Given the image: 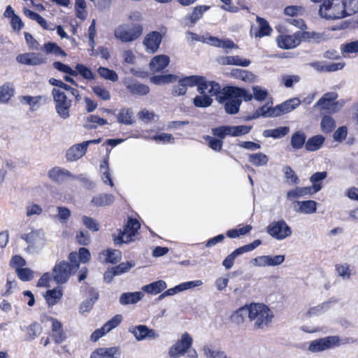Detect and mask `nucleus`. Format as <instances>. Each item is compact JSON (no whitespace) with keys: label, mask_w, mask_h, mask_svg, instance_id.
<instances>
[{"label":"nucleus","mask_w":358,"mask_h":358,"mask_svg":"<svg viewBox=\"0 0 358 358\" xmlns=\"http://www.w3.org/2000/svg\"><path fill=\"white\" fill-rule=\"evenodd\" d=\"M122 320V316L121 315H115L112 319L103 325V330H106L108 333L112 329L117 327L121 323Z\"/></svg>","instance_id":"59"},{"label":"nucleus","mask_w":358,"mask_h":358,"mask_svg":"<svg viewBox=\"0 0 358 358\" xmlns=\"http://www.w3.org/2000/svg\"><path fill=\"white\" fill-rule=\"evenodd\" d=\"M181 83L187 88V87L197 86V91L199 94L205 92L208 87H210V91L213 94H215L220 89V85L215 82L206 81L203 77L199 76H186L180 80Z\"/></svg>","instance_id":"6"},{"label":"nucleus","mask_w":358,"mask_h":358,"mask_svg":"<svg viewBox=\"0 0 358 358\" xmlns=\"http://www.w3.org/2000/svg\"><path fill=\"white\" fill-rule=\"evenodd\" d=\"M342 344L343 343H341V340L338 336H329L311 341L308 347V350L312 352H319L329 349H334Z\"/></svg>","instance_id":"9"},{"label":"nucleus","mask_w":358,"mask_h":358,"mask_svg":"<svg viewBox=\"0 0 358 358\" xmlns=\"http://www.w3.org/2000/svg\"><path fill=\"white\" fill-rule=\"evenodd\" d=\"M48 320L51 322L52 337L55 343L57 344L63 343L66 336L63 330L62 324L54 317H49Z\"/></svg>","instance_id":"19"},{"label":"nucleus","mask_w":358,"mask_h":358,"mask_svg":"<svg viewBox=\"0 0 358 358\" xmlns=\"http://www.w3.org/2000/svg\"><path fill=\"white\" fill-rule=\"evenodd\" d=\"M193 344V338L191 335L185 332L181 337L172 346L170 347L168 354L170 358H179L185 355Z\"/></svg>","instance_id":"8"},{"label":"nucleus","mask_w":358,"mask_h":358,"mask_svg":"<svg viewBox=\"0 0 358 358\" xmlns=\"http://www.w3.org/2000/svg\"><path fill=\"white\" fill-rule=\"evenodd\" d=\"M20 238L27 243L26 251L29 253L37 252L44 245V238L37 230L31 229L29 232L24 233Z\"/></svg>","instance_id":"11"},{"label":"nucleus","mask_w":358,"mask_h":358,"mask_svg":"<svg viewBox=\"0 0 358 358\" xmlns=\"http://www.w3.org/2000/svg\"><path fill=\"white\" fill-rule=\"evenodd\" d=\"M218 62L222 65H236L243 67H247L251 63L250 60L243 59L238 55L221 57Z\"/></svg>","instance_id":"26"},{"label":"nucleus","mask_w":358,"mask_h":358,"mask_svg":"<svg viewBox=\"0 0 358 358\" xmlns=\"http://www.w3.org/2000/svg\"><path fill=\"white\" fill-rule=\"evenodd\" d=\"M243 254V252L240 248L236 249L224 259L222 265L226 269H230L234 265L235 259Z\"/></svg>","instance_id":"55"},{"label":"nucleus","mask_w":358,"mask_h":358,"mask_svg":"<svg viewBox=\"0 0 358 358\" xmlns=\"http://www.w3.org/2000/svg\"><path fill=\"white\" fill-rule=\"evenodd\" d=\"M289 131L288 127H280L273 129H266L263 132V136L266 138L271 137L273 138H280L286 136Z\"/></svg>","instance_id":"41"},{"label":"nucleus","mask_w":358,"mask_h":358,"mask_svg":"<svg viewBox=\"0 0 358 358\" xmlns=\"http://www.w3.org/2000/svg\"><path fill=\"white\" fill-rule=\"evenodd\" d=\"M122 253L118 250L107 249L99 254V259L104 263L115 264L121 259Z\"/></svg>","instance_id":"28"},{"label":"nucleus","mask_w":358,"mask_h":358,"mask_svg":"<svg viewBox=\"0 0 358 358\" xmlns=\"http://www.w3.org/2000/svg\"><path fill=\"white\" fill-rule=\"evenodd\" d=\"M203 138L205 139L206 141L208 142V146L212 150L216 152L221 150L223 145V141L222 140L215 138L210 136H203Z\"/></svg>","instance_id":"61"},{"label":"nucleus","mask_w":358,"mask_h":358,"mask_svg":"<svg viewBox=\"0 0 358 358\" xmlns=\"http://www.w3.org/2000/svg\"><path fill=\"white\" fill-rule=\"evenodd\" d=\"M129 332L134 335L137 341L145 339L156 340L159 337V333L155 329H150L144 324L131 327L129 328Z\"/></svg>","instance_id":"12"},{"label":"nucleus","mask_w":358,"mask_h":358,"mask_svg":"<svg viewBox=\"0 0 358 358\" xmlns=\"http://www.w3.org/2000/svg\"><path fill=\"white\" fill-rule=\"evenodd\" d=\"M120 352L118 348H101L94 351L90 358H120Z\"/></svg>","instance_id":"25"},{"label":"nucleus","mask_w":358,"mask_h":358,"mask_svg":"<svg viewBox=\"0 0 358 358\" xmlns=\"http://www.w3.org/2000/svg\"><path fill=\"white\" fill-rule=\"evenodd\" d=\"M250 319V305H245L234 311L231 315V321L236 324L243 323L245 317Z\"/></svg>","instance_id":"31"},{"label":"nucleus","mask_w":358,"mask_h":358,"mask_svg":"<svg viewBox=\"0 0 358 358\" xmlns=\"http://www.w3.org/2000/svg\"><path fill=\"white\" fill-rule=\"evenodd\" d=\"M209 8L208 6H197L194 7L191 14L185 17V19L189 20L192 24H194Z\"/></svg>","instance_id":"39"},{"label":"nucleus","mask_w":358,"mask_h":358,"mask_svg":"<svg viewBox=\"0 0 358 358\" xmlns=\"http://www.w3.org/2000/svg\"><path fill=\"white\" fill-rule=\"evenodd\" d=\"M72 271L68 262H61L53 268V279L57 284H64L68 280Z\"/></svg>","instance_id":"14"},{"label":"nucleus","mask_w":358,"mask_h":358,"mask_svg":"<svg viewBox=\"0 0 358 358\" xmlns=\"http://www.w3.org/2000/svg\"><path fill=\"white\" fill-rule=\"evenodd\" d=\"M177 76L172 74L155 76L150 78V81L155 85L170 83L176 81Z\"/></svg>","instance_id":"50"},{"label":"nucleus","mask_w":358,"mask_h":358,"mask_svg":"<svg viewBox=\"0 0 358 358\" xmlns=\"http://www.w3.org/2000/svg\"><path fill=\"white\" fill-rule=\"evenodd\" d=\"M257 22L258 23V27H251L250 31L251 36L262 38L271 35L273 29L264 18L257 16Z\"/></svg>","instance_id":"15"},{"label":"nucleus","mask_w":358,"mask_h":358,"mask_svg":"<svg viewBox=\"0 0 358 358\" xmlns=\"http://www.w3.org/2000/svg\"><path fill=\"white\" fill-rule=\"evenodd\" d=\"M325 138L322 135H316L308 139L306 150L309 152L318 150L324 144Z\"/></svg>","instance_id":"34"},{"label":"nucleus","mask_w":358,"mask_h":358,"mask_svg":"<svg viewBox=\"0 0 358 358\" xmlns=\"http://www.w3.org/2000/svg\"><path fill=\"white\" fill-rule=\"evenodd\" d=\"M83 224L90 231H97L99 229V224L98 222L90 217L83 216L82 217Z\"/></svg>","instance_id":"62"},{"label":"nucleus","mask_w":358,"mask_h":358,"mask_svg":"<svg viewBox=\"0 0 358 358\" xmlns=\"http://www.w3.org/2000/svg\"><path fill=\"white\" fill-rule=\"evenodd\" d=\"M288 184L298 185L300 182L299 177L289 166H286L282 169Z\"/></svg>","instance_id":"53"},{"label":"nucleus","mask_w":358,"mask_h":358,"mask_svg":"<svg viewBox=\"0 0 358 358\" xmlns=\"http://www.w3.org/2000/svg\"><path fill=\"white\" fill-rule=\"evenodd\" d=\"M230 74L232 77L241 79L245 82H250L254 79V75L246 70L235 69L231 70Z\"/></svg>","instance_id":"47"},{"label":"nucleus","mask_w":358,"mask_h":358,"mask_svg":"<svg viewBox=\"0 0 358 358\" xmlns=\"http://www.w3.org/2000/svg\"><path fill=\"white\" fill-rule=\"evenodd\" d=\"M273 108L268 107L267 104L262 106L254 113L250 119H257L260 117H275L273 114Z\"/></svg>","instance_id":"49"},{"label":"nucleus","mask_w":358,"mask_h":358,"mask_svg":"<svg viewBox=\"0 0 358 358\" xmlns=\"http://www.w3.org/2000/svg\"><path fill=\"white\" fill-rule=\"evenodd\" d=\"M252 129L251 126L238 125L230 126V136L236 137L241 136L248 134Z\"/></svg>","instance_id":"54"},{"label":"nucleus","mask_w":358,"mask_h":358,"mask_svg":"<svg viewBox=\"0 0 358 358\" xmlns=\"http://www.w3.org/2000/svg\"><path fill=\"white\" fill-rule=\"evenodd\" d=\"M230 126H221L212 129V134L215 136L224 139L227 136H230Z\"/></svg>","instance_id":"64"},{"label":"nucleus","mask_w":358,"mask_h":358,"mask_svg":"<svg viewBox=\"0 0 358 358\" xmlns=\"http://www.w3.org/2000/svg\"><path fill=\"white\" fill-rule=\"evenodd\" d=\"M202 351L206 358H227L224 351L220 349H214L209 345H204Z\"/></svg>","instance_id":"42"},{"label":"nucleus","mask_w":358,"mask_h":358,"mask_svg":"<svg viewBox=\"0 0 358 358\" xmlns=\"http://www.w3.org/2000/svg\"><path fill=\"white\" fill-rule=\"evenodd\" d=\"M87 143L76 144L66 151V157L68 161L74 162L81 158L87 151Z\"/></svg>","instance_id":"23"},{"label":"nucleus","mask_w":358,"mask_h":358,"mask_svg":"<svg viewBox=\"0 0 358 358\" xmlns=\"http://www.w3.org/2000/svg\"><path fill=\"white\" fill-rule=\"evenodd\" d=\"M248 161L255 166H264L268 164V157L263 152H257L248 155Z\"/></svg>","instance_id":"38"},{"label":"nucleus","mask_w":358,"mask_h":358,"mask_svg":"<svg viewBox=\"0 0 358 358\" xmlns=\"http://www.w3.org/2000/svg\"><path fill=\"white\" fill-rule=\"evenodd\" d=\"M170 59L165 55L154 57L150 62V69L153 72H159L164 69L169 64Z\"/></svg>","instance_id":"27"},{"label":"nucleus","mask_w":358,"mask_h":358,"mask_svg":"<svg viewBox=\"0 0 358 358\" xmlns=\"http://www.w3.org/2000/svg\"><path fill=\"white\" fill-rule=\"evenodd\" d=\"M319 15L327 20H339L347 17L342 0H324L320 6Z\"/></svg>","instance_id":"3"},{"label":"nucleus","mask_w":358,"mask_h":358,"mask_svg":"<svg viewBox=\"0 0 358 358\" xmlns=\"http://www.w3.org/2000/svg\"><path fill=\"white\" fill-rule=\"evenodd\" d=\"M75 71H77V76L80 74L83 78H84L86 80L94 79L95 76L92 71L83 64H77Z\"/></svg>","instance_id":"58"},{"label":"nucleus","mask_w":358,"mask_h":358,"mask_svg":"<svg viewBox=\"0 0 358 358\" xmlns=\"http://www.w3.org/2000/svg\"><path fill=\"white\" fill-rule=\"evenodd\" d=\"M143 33V26L139 24H122L114 31L115 37L122 43L136 41Z\"/></svg>","instance_id":"4"},{"label":"nucleus","mask_w":358,"mask_h":358,"mask_svg":"<svg viewBox=\"0 0 358 358\" xmlns=\"http://www.w3.org/2000/svg\"><path fill=\"white\" fill-rule=\"evenodd\" d=\"M321 129L324 133L332 132L336 127V122L330 115H324L320 123Z\"/></svg>","instance_id":"46"},{"label":"nucleus","mask_w":358,"mask_h":358,"mask_svg":"<svg viewBox=\"0 0 358 358\" xmlns=\"http://www.w3.org/2000/svg\"><path fill=\"white\" fill-rule=\"evenodd\" d=\"M336 271L338 275L343 280H348L351 276V271L347 264H338L335 266Z\"/></svg>","instance_id":"57"},{"label":"nucleus","mask_w":358,"mask_h":358,"mask_svg":"<svg viewBox=\"0 0 358 358\" xmlns=\"http://www.w3.org/2000/svg\"><path fill=\"white\" fill-rule=\"evenodd\" d=\"M123 85L131 94L134 96H145L150 92V87L131 77H125L122 80Z\"/></svg>","instance_id":"13"},{"label":"nucleus","mask_w":358,"mask_h":358,"mask_svg":"<svg viewBox=\"0 0 358 358\" xmlns=\"http://www.w3.org/2000/svg\"><path fill=\"white\" fill-rule=\"evenodd\" d=\"M266 232L273 238L282 241L291 236V227L283 220L273 221L266 227Z\"/></svg>","instance_id":"10"},{"label":"nucleus","mask_w":358,"mask_h":358,"mask_svg":"<svg viewBox=\"0 0 358 358\" xmlns=\"http://www.w3.org/2000/svg\"><path fill=\"white\" fill-rule=\"evenodd\" d=\"M327 177L326 171L316 172L313 174L310 178V181L312 183L310 188L315 193L318 192L322 189L321 182Z\"/></svg>","instance_id":"36"},{"label":"nucleus","mask_w":358,"mask_h":358,"mask_svg":"<svg viewBox=\"0 0 358 358\" xmlns=\"http://www.w3.org/2000/svg\"><path fill=\"white\" fill-rule=\"evenodd\" d=\"M115 201V197L110 194H100L92 197L91 203L95 207L110 206Z\"/></svg>","instance_id":"30"},{"label":"nucleus","mask_w":358,"mask_h":358,"mask_svg":"<svg viewBox=\"0 0 358 358\" xmlns=\"http://www.w3.org/2000/svg\"><path fill=\"white\" fill-rule=\"evenodd\" d=\"M273 312L263 303L250 304V321L253 322L255 329H264L272 321Z\"/></svg>","instance_id":"2"},{"label":"nucleus","mask_w":358,"mask_h":358,"mask_svg":"<svg viewBox=\"0 0 358 358\" xmlns=\"http://www.w3.org/2000/svg\"><path fill=\"white\" fill-rule=\"evenodd\" d=\"M52 96L57 114L63 120L69 118L73 100L69 99L66 93L61 89L53 88Z\"/></svg>","instance_id":"5"},{"label":"nucleus","mask_w":358,"mask_h":358,"mask_svg":"<svg viewBox=\"0 0 358 358\" xmlns=\"http://www.w3.org/2000/svg\"><path fill=\"white\" fill-rule=\"evenodd\" d=\"M300 103L301 101L298 98L289 99L273 107V114L275 117L287 114L296 108Z\"/></svg>","instance_id":"16"},{"label":"nucleus","mask_w":358,"mask_h":358,"mask_svg":"<svg viewBox=\"0 0 358 358\" xmlns=\"http://www.w3.org/2000/svg\"><path fill=\"white\" fill-rule=\"evenodd\" d=\"M16 60L20 64L30 66L40 65L45 62V59L40 54L35 52L20 54L17 56Z\"/></svg>","instance_id":"20"},{"label":"nucleus","mask_w":358,"mask_h":358,"mask_svg":"<svg viewBox=\"0 0 358 358\" xmlns=\"http://www.w3.org/2000/svg\"><path fill=\"white\" fill-rule=\"evenodd\" d=\"M210 87L205 90V92L200 94V95L196 96L193 99V103L196 107L199 108H206L212 104L213 99L212 96H217L220 92V88L215 94L208 92L210 91Z\"/></svg>","instance_id":"21"},{"label":"nucleus","mask_w":358,"mask_h":358,"mask_svg":"<svg viewBox=\"0 0 358 358\" xmlns=\"http://www.w3.org/2000/svg\"><path fill=\"white\" fill-rule=\"evenodd\" d=\"M305 9L301 6H288L284 9V14L287 16L296 17L298 15H302Z\"/></svg>","instance_id":"60"},{"label":"nucleus","mask_w":358,"mask_h":358,"mask_svg":"<svg viewBox=\"0 0 358 358\" xmlns=\"http://www.w3.org/2000/svg\"><path fill=\"white\" fill-rule=\"evenodd\" d=\"M162 39V34L158 31H154L145 36L143 43L148 52L154 53L159 48Z\"/></svg>","instance_id":"17"},{"label":"nucleus","mask_w":358,"mask_h":358,"mask_svg":"<svg viewBox=\"0 0 358 358\" xmlns=\"http://www.w3.org/2000/svg\"><path fill=\"white\" fill-rule=\"evenodd\" d=\"M347 17L358 13V0H342Z\"/></svg>","instance_id":"48"},{"label":"nucleus","mask_w":358,"mask_h":358,"mask_svg":"<svg viewBox=\"0 0 358 358\" xmlns=\"http://www.w3.org/2000/svg\"><path fill=\"white\" fill-rule=\"evenodd\" d=\"M100 169H101V178L102 181L106 184L108 183V185L110 187H113L114 183L112 180V178H111V174L109 171V166H108V160L105 159L101 162V164L100 165Z\"/></svg>","instance_id":"44"},{"label":"nucleus","mask_w":358,"mask_h":358,"mask_svg":"<svg viewBox=\"0 0 358 358\" xmlns=\"http://www.w3.org/2000/svg\"><path fill=\"white\" fill-rule=\"evenodd\" d=\"M133 110L131 108H122L117 115V121L126 125H131L134 123Z\"/></svg>","instance_id":"40"},{"label":"nucleus","mask_w":358,"mask_h":358,"mask_svg":"<svg viewBox=\"0 0 358 358\" xmlns=\"http://www.w3.org/2000/svg\"><path fill=\"white\" fill-rule=\"evenodd\" d=\"M317 203L313 200L296 201L294 203V210L298 213L313 214L317 210Z\"/></svg>","instance_id":"22"},{"label":"nucleus","mask_w":358,"mask_h":358,"mask_svg":"<svg viewBox=\"0 0 358 358\" xmlns=\"http://www.w3.org/2000/svg\"><path fill=\"white\" fill-rule=\"evenodd\" d=\"M48 176L52 181L57 183H62L67 178L73 177V174L70 171L59 166L49 170Z\"/></svg>","instance_id":"24"},{"label":"nucleus","mask_w":358,"mask_h":358,"mask_svg":"<svg viewBox=\"0 0 358 358\" xmlns=\"http://www.w3.org/2000/svg\"><path fill=\"white\" fill-rule=\"evenodd\" d=\"M140 223L136 219H129L124 230L120 231L118 235H113V241L115 245H121L122 243H127L134 240V237L140 229Z\"/></svg>","instance_id":"7"},{"label":"nucleus","mask_w":358,"mask_h":358,"mask_svg":"<svg viewBox=\"0 0 358 358\" xmlns=\"http://www.w3.org/2000/svg\"><path fill=\"white\" fill-rule=\"evenodd\" d=\"M313 194H315V192L310 186L303 187H297L295 189L288 191L287 197L288 199H298Z\"/></svg>","instance_id":"35"},{"label":"nucleus","mask_w":358,"mask_h":358,"mask_svg":"<svg viewBox=\"0 0 358 358\" xmlns=\"http://www.w3.org/2000/svg\"><path fill=\"white\" fill-rule=\"evenodd\" d=\"M331 301L324 302L318 306H314L307 312L308 317L317 316L322 314L325 311L329 309Z\"/></svg>","instance_id":"51"},{"label":"nucleus","mask_w":358,"mask_h":358,"mask_svg":"<svg viewBox=\"0 0 358 358\" xmlns=\"http://www.w3.org/2000/svg\"><path fill=\"white\" fill-rule=\"evenodd\" d=\"M41 332L42 327L38 323H32L27 327V334L29 340L35 339Z\"/></svg>","instance_id":"56"},{"label":"nucleus","mask_w":358,"mask_h":358,"mask_svg":"<svg viewBox=\"0 0 358 358\" xmlns=\"http://www.w3.org/2000/svg\"><path fill=\"white\" fill-rule=\"evenodd\" d=\"M167 285L165 281L159 280L148 285H144L142 290L148 294H157L164 290Z\"/></svg>","instance_id":"32"},{"label":"nucleus","mask_w":358,"mask_h":358,"mask_svg":"<svg viewBox=\"0 0 358 358\" xmlns=\"http://www.w3.org/2000/svg\"><path fill=\"white\" fill-rule=\"evenodd\" d=\"M241 98L246 101H250L252 94L245 89L229 86L220 90V94L216 97L220 103L225 102L224 108L229 114H236L238 112L242 103Z\"/></svg>","instance_id":"1"},{"label":"nucleus","mask_w":358,"mask_h":358,"mask_svg":"<svg viewBox=\"0 0 358 358\" xmlns=\"http://www.w3.org/2000/svg\"><path fill=\"white\" fill-rule=\"evenodd\" d=\"M63 293L60 287H56L53 289L48 290L44 297L49 306H53L57 304L62 297Z\"/></svg>","instance_id":"33"},{"label":"nucleus","mask_w":358,"mask_h":358,"mask_svg":"<svg viewBox=\"0 0 358 358\" xmlns=\"http://www.w3.org/2000/svg\"><path fill=\"white\" fill-rule=\"evenodd\" d=\"M14 88L10 83L3 84L0 87V102L6 103L14 94Z\"/></svg>","instance_id":"45"},{"label":"nucleus","mask_w":358,"mask_h":358,"mask_svg":"<svg viewBox=\"0 0 358 358\" xmlns=\"http://www.w3.org/2000/svg\"><path fill=\"white\" fill-rule=\"evenodd\" d=\"M301 78L298 75H283L281 77L282 83L286 87H292L294 83L300 81Z\"/></svg>","instance_id":"63"},{"label":"nucleus","mask_w":358,"mask_h":358,"mask_svg":"<svg viewBox=\"0 0 358 358\" xmlns=\"http://www.w3.org/2000/svg\"><path fill=\"white\" fill-rule=\"evenodd\" d=\"M306 135L302 131L294 132L291 137V145L294 150H299L306 146Z\"/></svg>","instance_id":"37"},{"label":"nucleus","mask_w":358,"mask_h":358,"mask_svg":"<svg viewBox=\"0 0 358 358\" xmlns=\"http://www.w3.org/2000/svg\"><path fill=\"white\" fill-rule=\"evenodd\" d=\"M301 32H296L293 35H283L278 38V45L282 49H292L301 43Z\"/></svg>","instance_id":"18"},{"label":"nucleus","mask_w":358,"mask_h":358,"mask_svg":"<svg viewBox=\"0 0 358 358\" xmlns=\"http://www.w3.org/2000/svg\"><path fill=\"white\" fill-rule=\"evenodd\" d=\"M101 77L112 82H116L118 80V76L115 71L106 67L100 66L97 70Z\"/></svg>","instance_id":"52"},{"label":"nucleus","mask_w":358,"mask_h":358,"mask_svg":"<svg viewBox=\"0 0 358 358\" xmlns=\"http://www.w3.org/2000/svg\"><path fill=\"white\" fill-rule=\"evenodd\" d=\"M99 298V294L97 292H92L90 297L87 298L82 302L79 307V311L80 313H88L93 307L94 303Z\"/></svg>","instance_id":"43"},{"label":"nucleus","mask_w":358,"mask_h":358,"mask_svg":"<svg viewBox=\"0 0 358 358\" xmlns=\"http://www.w3.org/2000/svg\"><path fill=\"white\" fill-rule=\"evenodd\" d=\"M143 296L144 294L141 292H124L120 296L119 301L120 304L123 306L136 304L140 301Z\"/></svg>","instance_id":"29"}]
</instances>
